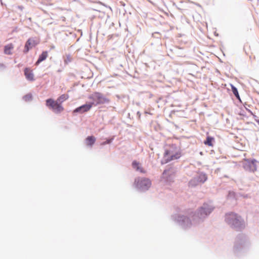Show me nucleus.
<instances>
[{"label":"nucleus","mask_w":259,"mask_h":259,"mask_svg":"<svg viewBox=\"0 0 259 259\" xmlns=\"http://www.w3.org/2000/svg\"><path fill=\"white\" fill-rule=\"evenodd\" d=\"M214 206L210 202L204 203L195 212L191 214L194 224L203 222L213 211Z\"/></svg>","instance_id":"1"},{"label":"nucleus","mask_w":259,"mask_h":259,"mask_svg":"<svg viewBox=\"0 0 259 259\" xmlns=\"http://www.w3.org/2000/svg\"><path fill=\"white\" fill-rule=\"evenodd\" d=\"M182 156L181 149L176 144H171L165 148L161 164H166L170 161L179 159Z\"/></svg>","instance_id":"2"},{"label":"nucleus","mask_w":259,"mask_h":259,"mask_svg":"<svg viewBox=\"0 0 259 259\" xmlns=\"http://www.w3.org/2000/svg\"><path fill=\"white\" fill-rule=\"evenodd\" d=\"M225 221L232 229L241 231L245 228V222L242 217L237 213L231 212L226 214Z\"/></svg>","instance_id":"3"},{"label":"nucleus","mask_w":259,"mask_h":259,"mask_svg":"<svg viewBox=\"0 0 259 259\" xmlns=\"http://www.w3.org/2000/svg\"><path fill=\"white\" fill-rule=\"evenodd\" d=\"M68 98V95L63 94L57 99L56 101H55L52 98L47 99L46 104L49 109H52L55 113L58 114L64 110L61 104Z\"/></svg>","instance_id":"4"},{"label":"nucleus","mask_w":259,"mask_h":259,"mask_svg":"<svg viewBox=\"0 0 259 259\" xmlns=\"http://www.w3.org/2000/svg\"><path fill=\"white\" fill-rule=\"evenodd\" d=\"M172 219L183 229H187L190 228L193 222L190 218L187 216L181 214H175L172 216Z\"/></svg>","instance_id":"5"},{"label":"nucleus","mask_w":259,"mask_h":259,"mask_svg":"<svg viewBox=\"0 0 259 259\" xmlns=\"http://www.w3.org/2000/svg\"><path fill=\"white\" fill-rule=\"evenodd\" d=\"M89 98L92 101L91 102L92 106L108 104L110 102V100L108 98L99 92L94 93L89 96Z\"/></svg>","instance_id":"6"},{"label":"nucleus","mask_w":259,"mask_h":259,"mask_svg":"<svg viewBox=\"0 0 259 259\" xmlns=\"http://www.w3.org/2000/svg\"><path fill=\"white\" fill-rule=\"evenodd\" d=\"M247 243V239L245 235L243 234H238L236 237L234 242V252L237 253L241 251L245 248Z\"/></svg>","instance_id":"7"},{"label":"nucleus","mask_w":259,"mask_h":259,"mask_svg":"<svg viewBox=\"0 0 259 259\" xmlns=\"http://www.w3.org/2000/svg\"><path fill=\"white\" fill-rule=\"evenodd\" d=\"M136 188L140 191H145L148 190L151 185L149 179L145 178H137L135 180Z\"/></svg>","instance_id":"8"},{"label":"nucleus","mask_w":259,"mask_h":259,"mask_svg":"<svg viewBox=\"0 0 259 259\" xmlns=\"http://www.w3.org/2000/svg\"><path fill=\"white\" fill-rule=\"evenodd\" d=\"M257 160L255 159H245L243 166L246 170L254 172L256 170Z\"/></svg>","instance_id":"9"},{"label":"nucleus","mask_w":259,"mask_h":259,"mask_svg":"<svg viewBox=\"0 0 259 259\" xmlns=\"http://www.w3.org/2000/svg\"><path fill=\"white\" fill-rule=\"evenodd\" d=\"M37 42L33 37L29 38L25 42L23 53L27 54L30 49L37 45Z\"/></svg>","instance_id":"10"},{"label":"nucleus","mask_w":259,"mask_h":259,"mask_svg":"<svg viewBox=\"0 0 259 259\" xmlns=\"http://www.w3.org/2000/svg\"><path fill=\"white\" fill-rule=\"evenodd\" d=\"M92 104H91V102L86 103L84 104H83L77 108H76L74 110V113H83L84 112H87L89 111L91 108L92 107Z\"/></svg>","instance_id":"11"},{"label":"nucleus","mask_w":259,"mask_h":259,"mask_svg":"<svg viewBox=\"0 0 259 259\" xmlns=\"http://www.w3.org/2000/svg\"><path fill=\"white\" fill-rule=\"evenodd\" d=\"M26 78L29 81L34 80V75L32 70L29 68H25L24 70Z\"/></svg>","instance_id":"12"},{"label":"nucleus","mask_w":259,"mask_h":259,"mask_svg":"<svg viewBox=\"0 0 259 259\" xmlns=\"http://www.w3.org/2000/svg\"><path fill=\"white\" fill-rule=\"evenodd\" d=\"M96 142V138L93 136H88L85 140L87 146L92 147Z\"/></svg>","instance_id":"13"},{"label":"nucleus","mask_w":259,"mask_h":259,"mask_svg":"<svg viewBox=\"0 0 259 259\" xmlns=\"http://www.w3.org/2000/svg\"><path fill=\"white\" fill-rule=\"evenodd\" d=\"M48 57V52L47 51H43L42 53L39 56V57L36 61L35 64L38 65L40 62L45 60Z\"/></svg>","instance_id":"14"},{"label":"nucleus","mask_w":259,"mask_h":259,"mask_svg":"<svg viewBox=\"0 0 259 259\" xmlns=\"http://www.w3.org/2000/svg\"><path fill=\"white\" fill-rule=\"evenodd\" d=\"M195 177L197 180V181L200 183H204L207 179L206 175L202 172Z\"/></svg>","instance_id":"15"},{"label":"nucleus","mask_w":259,"mask_h":259,"mask_svg":"<svg viewBox=\"0 0 259 259\" xmlns=\"http://www.w3.org/2000/svg\"><path fill=\"white\" fill-rule=\"evenodd\" d=\"M132 167L136 171H140L141 172H144L142 168L140 166V163L137 161L136 160H134L132 162Z\"/></svg>","instance_id":"16"},{"label":"nucleus","mask_w":259,"mask_h":259,"mask_svg":"<svg viewBox=\"0 0 259 259\" xmlns=\"http://www.w3.org/2000/svg\"><path fill=\"white\" fill-rule=\"evenodd\" d=\"M230 85L231 87V91H232V93H233V94L234 95V96H235V97L238 100L241 101V99H240L237 89L234 85H233L232 84H231Z\"/></svg>","instance_id":"17"},{"label":"nucleus","mask_w":259,"mask_h":259,"mask_svg":"<svg viewBox=\"0 0 259 259\" xmlns=\"http://www.w3.org/2000/svg\"><path fill=\"white\" fill-rule=\"evenodd\" d=\"M214 141V138L212 137L207 136L206 139L204 141V144L209 146H212L213 142Z\"/></svg>","instance_id":"18"},{"label":"nucleus","mask_w":259,"mask_h":259,"mask_svg":"<svg viewBox=\"0 0 259 259\" xmlns=\"http://www.w3.org/2000/svg\"><path fill=\"white\" fill-rule=\"evenodd\" d=\"M13 45L12 44L5 46L4 48V53L7 55H11L12 54L11 50L13 49Z\"/></svg>","instance_id":"19"},{"label":"nucleus","mask_w":259,"mask_h":259,"mask_svg":"<svg viewBox=\"0 0 259 259\" xmlns=\"http://www.w3.org/2000/svg\"><path fill=\"white\" fill-rule=\"evenodd\" d=\"M196 177H194L189 183V186L191 187H195L198 185L199 182L197 181Z\"/></svg>","instance_id":"20"},{"label":"nucleus","mask_w":259,"mask_h":259,"mask_svg":"<svg viewBox=\"0 0 259 259\" xmlns=\"http://www.w3.org/2000/svg\"><path fill=\"white\" fill-rule=\"evenodd\" d=\"M23 99L26 102H28V101H31L32 99V94L30 93H29V94L25 95V96H24L23 97Z\"/></svg>","instance_id":"21"},{"label":"nucleus","mask_w":259,"mask_h":259,"mask_svg":"<svg viewBox=\"0 0 259 259\" xmlns=\"http://www.w3.org/2000/svg\"><path fill=\"white\" fill-rule=\"evenodd\" d=\"M72 61V58L70 55L68 54L66 55V57L64 59V62L65 65H67L68 63Z\"/></svg>","instance_id":"22"},{"label":"nucleus","mask_w":259,"mask_h":259,"mask_svg":"<svg viewBox=\"0 0 259 259\" xmlns=\"http://www.w3.org/2000/svg\"><path fill=\"white\" fill-rule=\"evenodd\" d=\"M113 140V138L107 139L105 142V144H110L112 142Z\"/></svg>","instance_id":"23"},{"label":"nucleus","mask_w":259,"mask_h":259,"mask_svg":"<svg viewBox=\"0 0 259 259\" xmlns=\"http://www.w3.org/2000/svg\"><path fill=\"white\" fill-rule=\"evenodd\" d=\"M234 192H230L229 193L228 197H230V196H234Z\"/></svg>","instance_id":"24"},{"label":"nucleus","mask_w":259,"mask_h":259,"mask_svg":"<svg viewBox=\"0 0 259 259\" xmlns=\"http://www.w3.org/2000/svg\"><path fill=\"white\" fill-rule=\"evenodd\" d=\"M253 118L254 119V120L256 121V119H259L258 117L255 115H253Z\"/></svg>","instance_id":"25"},{"label":"nucleus","mask_w":259,"mask_h":259,"mask_svg":"<svg viewBox=\"0 0 259 259\" xmlns=\"http://www.w3.org/2000/svg\"><path fill=\"white\" fill-rule=\"evenodd\" d=\"M5 68V65L2 63H1L0 64V68Z\"/></svg>","instance_id":"26"},{"label":"nucleus","mask_w":259,"mask_h":259,"mask_svg":"<svg viewBox=\"0 0 259 259\" xmlns=\"http://www.w3.org/2000/svg\"><path fill=\"white\" fill-rule=\"evenodd\" d=\"M137 114L138 116V117L140 118L141 116V113H140V111H138L137 113Z\"/></svg>","instance_id":"27"},{"label":"nucleus","mask_w":259,"mask_h":259,"mask_svg":"<svg viewBox=\"0 0 259 259\" xmlns=\"http://www.w3.org/2000/svg\"><path fill=\"white\" fill-rule=\"evenodd\" d=\"M168 171H169V170H166V169L164 170L163 171V175L166 174V173H167Z\"/></svg>","instance_id":"28"},{"label":"nucleus","mask_w":259,"mask_h":259,"mask_svg":"<svg viewBox=\"0 0 259 259\" xmlns=\"http://www.w3.org/2000/svg\"><path fill=\"white\" fill-rule=\"evenodd\" d=\"M62 69H58V70H57V72H62Z\"/></svg>","instance_id":"29"},{"label":"nucleus","mask_w":259,"mask_h":259,"mask_svg":"<svg viewBox=\"0 0 259 259\" xmlns=\"http://www.w3.org/2000/svg\"><path fill=\"white\" fill-rule=\"evenodd\" d=\"M121 5L124 6H125V4L123 2H121Z\"/></svg>","instance_id":"30"},{"label":"nucleus","mask_w":259,"mask_h":259,"mask_svg":"<svg viewBox=\"0 0 259 259\" xmlns=\"http://www.w3.org/2000/svg\"><path fill=\"white\" fill-rule=\"evenodd\" d=\"M256 122L259 124V119H256Z\"/></svg>","instance_id":"31"},{"label":"nucleus","mask_w":259,"mask_h":259,"mask_svg":"<svg viewBox=\"0 0 259 259\" xmlns=\"http://www.w3.org/2000/svg\"><path fill=\"white\" fill-rule=\"evenodd\" d=\"M155 34H158L159 33L158 32H155Z\"/></svg>","instance_id":"32"}]
</instances>
